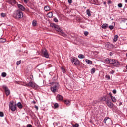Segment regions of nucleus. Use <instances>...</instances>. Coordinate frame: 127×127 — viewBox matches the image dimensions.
I'll return each instance as SVG.
<instances>
[{"label": "nucleus", "instance_id": "1", "mask_svg": "<svg viewBox=\"0 0 127 127\" xmlns=\"http://www.w3.org/2000/svg\"><path fill=\"white\" fill-rule=\"evenodd\" d=\"M51 27H52V28H55L57 31H58V32H60V35H62V36H66V34H64V32L62 29L60 28L59 26L54 24V23H51Z\"/></svg>", "mask_w": 127, "mask_h": 127}, {"label": "nucleus", "instance_id": "2", "mask_svg": "<svg viewBox=\"0 0 127 127\" xmlns=\"http://www.w3.org/2000/svg\"><path fill=\"white\" fill-rule=\"evenodd\" d=\"M13 17L17 19H21L23 17V13L20 10H17L14 12Z\"/></svg>", "mask_w": 127, "mask_h": 127}, {"label": "nucleus", "instance_id": "3", "mask_svg": "<svg viewBox=\"0 0 127 127\" xmlns=\"http://www.w3.org/2000/svg\"><path fill=\"white\" fill-rule=\"evenodd\" d=\"M14 102L13 101H11L9 104V109L13 112H14L16 110V104H14Z\"/></svg>", "mask_w": 127, "mask_h": 127}, {"label": "nucleus", "instance_id": "4", "mask_svg": "<svg viewBox=\"0 0 127 127\" xmlns=\"http://www.w3.org/2000/svg\"><path fill=\"white\" fill-rule=\"evenodd\" d=\"M58 87H59V83H58V82H55L54 83V86L51 87V91L52 93L56 92Z\"/></svg>", "mask_w": 127, "mask_h": 127}, {"label": "nucleus", "instance_id": "5", "mask_svg": "<svg viewBox=\"0 0 127 127\" xmlns=\"http://www.w3.org/2000/svg\"><path fill=\"white\" fill-rule=\"evenodd\" d=\"M41 53L42 55L45 57L46 58H49V54H48V52L45 49H43L41 50Z\"/></svg>", "mask_w": 127, "mask_h": 127}, {"label": "nucleus", "instance_id": "6", "mask_svg": "<svg viewBox=\"0 0 127 127\" xmlns=\"http://www.w3.org/2000/svg\"><path fill=\"white\" fill-rule=\"evenodd\" d=\"M71 61L72 63L75 65V66H78L80 64V61L77 59L76 57H74L71 59Z\"/></svg>", "mask_w": 127, "mask_h": 127}, {"label": "nucleus", "instance_id": "7", "mask_svg": "<svg viewBox=\"0 0 127 127\" xmlns=\"http://www.w3.org/2000/svg\"><path fill=\"white\" fill-rule=\"evenodd\" d=\"M115 59H106L105 60V62L107 64H112V65L114 64Z\"/></svg>", "mask_w": 127, "mask_h": 127}, {"label": "nucleus", "instance_id": "8", "mask_svg": "<svg viewBox=\"0 0 127 127\" xmlns=\"http://www.w3.org/2000/svg\"><path fill=\"white\" fill-rule=\"evenodd\" d=\"M3 88L5 90V93L6 96H9V95H10V90H9L7 86L3 85Z\"/></svg>", "mask_w": 127, "mask_h": 127}, {"label": "nucleus", "instance_id": "9", "mask_svg": "<svg viewBox=\"0 0 127 127\" xmlns=\"http://www.w3.org/2000/svg\"><path fill=\"white\" fill-rule=\"evenodd\" d=\"M106 105H107L109 108H110V109H113L114 107V104H113V103H112L109 100H106Z\"/></svg>", "mask_w": 127, "mask_h": 127}, {"label": "nucleus", "instance_id": "10", "mask_svg": "<svg viewBox=\"0 0 127 127\" xmlns=\"http://www.w3.org/2000/svg\"><path fill=\"white\" fill-rule=\"evenodd\" d=\"M56 99L57 101H59L60 102H61L63 101V96H62L60 94H57L56 97Z\"/></svg>", "mask_w": 127, "mask_h": 127}, {"label": "nucleus", "instance_id": "11", "mask_svg": "<svg viewBox=\"0 0 127 127\" xmlns=\"http://www.w3.org/2000/svg\"><path fill=\"white\" fill-rule=\"evenodd\" d=\"M121 65V63L117 61V60H115V61H114V63L113 64V66L114 67H118Z\"/></svg>", "mask_w": 127, "mask_h": 127}, {"label": "nucleus", "instance_id": "12", "mask_svg": "<svg viewBox=\"0 0 127 127\" xmlns=\"http://www.w3.org/2000/svg\"><path fill=\"white\" fill-rule=\"evenodd\" d=\"M27 86L31 87L32 88H36V85L35 83H33V82L31 81H30L29 83L27 84Z\"/></svg>", "mask_w": 127, "mask_h": 127}, {"label": "nucleus", "instance_id": "13", "mask_svg": "<svg viewBox=\"0 0 127 127\" xmlns=\"http://www.w3.org/2000/svg\"><path fill=\"white\" fill-rule=\"evenodd\" d=\"M17 6H18V8H19L20 10H21L22 11H24V10H25V7H24V6H23L21 4H18Z\"/></svg>", "mask_w": 127, "mask_h": 127}, {"label": "nucleus", "instance_id": "14", "mask_svg": "<svg viewBox=\"0 0 127 127\" xmlns=\"http://www.w3.org/2000/svg\"><path fill=\"white\" fill-rule=\"evenodd\" d=\"M8 2L12 5H14L16 3V1L15 0H8Z\"/></svg>", "mask_w": 127, "mask_h": 127}, {"label": "nucleus", "instance_id": "15", "mask_svg": "<svg viewBox=\"0 0 127 127\" xmlns=\"http://www.w3.org/2000/svg\"><path fill=\"white\" fill-rule=\"evenodd\" d=\"M109 121H111V119H110V118L106 117L105 118L103 122L105 123V124H108Z\"/></svg>", "mask_w": 127, "mask_h": 127}, {"label": "nucleus", "instance_id": "16", "mask_svg": "<svg viewBox=\"0 0 127 127\" xmlns=\"http://www.w3.org/2000/svg\"><path fill=\"white\" fill-rule=\"evenodd\" d=\"M108 24L105 23L102 25L101 27L103 29H107V28H108Z\"/></svg>", "mask_w": 127, "mask_h": 127}, {"label": "nucleus", "instance_id": "17", "mask_svg": "<svg viewBox=\"0 0 127 127\" xmlns=\"http://www.w3.org/2000/svg\"><path fill=\"white\" fill-rule=\"evenodd\" d=\"M47 16L48 17H49V18H51V17H52V16H53V13H52V12H50L47 14Z\"/></svg>", "mask_w": 127, "mask_h": 127}, {"label": "nucleus", "instance_id": "18", "mask_svg": "<svg viewBox=\"0 0 127 127\" xmlns=\"http://www.w3.org/2000/svg\"><path fill=\"white\" fill-rule=\"evenodd\" d=\"M85 62H86L87 63V64H89V65H92V61L88 60V59H86L85 60Z\"/></svg>", "mask_w": 127, "mask_h": 127}, {"label": "nucleus", "instance_id": "19", "mask_svg": "<svg viewBox=\"0 0 127 127\" xmlns=\"http://www.w3.org/2000/svg\"><path fill=\"white\" fill-rule=\"evenodd\" d=\"M64 104H65V105H66L67 106H70L71 102L69 100H65Z\"/></svg>", "mask_w": 127, "mask_h": 127}, {"label": "nucleus", "instance_id": "20", "mask_svg": "<svg viewBox=\"0 0 127 127\" xmlns=\"http://www.w3.org/2000/svg\"><path fill=\"white\" fill-rule=\"evenodd\" d=\"M4 42H6V39L3 38H0V43H4Z\"/></svg>", "mask_w": 127, "mask_h": 127}, {"label": "nucleus", "instance_id": "21", "mask_svg": "<svg viewBox=\"0 0 127 127\" xmlns=\"http://www.w3.org/2000/svg\"><path fill=\"white\" fill-rule=\"evenodd\" d=\"M44 9L45 11H49V10H50V7H49V6H45L44 7Z\"/></svg>", "mask_w": 127, "mask_h": 127}, {"label": "nucleus", "instance_id": "22", "mask_svg": "<svg viewBox=\"0 0 127 127\" xmlns=\"http://www.w3.org/2000/svg\"><path fill=\"white\" fill-rule=\"evenodd\" d=\"M17 106L18 107L19 109H22L23 108L22 104H21V102H18L17 103Z\"/></svg>", "mask_w": 127, "mask_h": 127}, {"label": "nucleus", "instance_id": "23", "mask_svg": "<svg viewBox=\"0 0 127 127\" xmlns=\"http://www.w3.org/2000/svg\"><path fill=\"white\" fill-rule=\"evenodd\" d=\"M118 35H116L114 36V38H113V41L114 42H116L117 40H118Z\"/></svg>", "mask_w": 127, "mask_h": 127}, {"label": "nucleus", "instance_id": "24", "mask_svg": "<svg viewBox=\"0 0 127 127\" xmlns=\"http://www.w3.org/2000/svg\"><path fill=\"white\" fill-rule=\"evenodd\" d=\"M78 58H80V59H83L85 58V56H84L83 54H79L78 55Z\"/></svg>", "mask_w": 127, "mask_h": 127}, {"label": "nucleus", "instance_id": "25", "mask_svg": "<svg viewBox=\"0 0 127 127\" xmlns=\"http://www.w3.org/2000/svg\"><path fill=\"white\" fill-rule=\"evenodd\" d=\"M111 99L113 103H116V102H117V100L115 97L113 96Z\"/></svg>", "mask_w": 127, "mask_h": 127}, {"label": "nucleus", "instance_id": "26", "mask_svg": "<svg viewBox=\"0 0 127 127\" xmlns=\"http://www.w3.org/2000/svg\"><path fill=\"white\" fill-rule=\"evenodd\" d=\"M36 24H37V22L35 20H33L32 22L33 26H36Z\"/></svg>", "mask_w": 127, "mask_h": 127}, {"label": "nucleus", "instance_id": "27", "mask_svg": "<svg viewBox=\"0 0 127 127\" xmlns=\"http://www.w3.org/2000/svg\"><path fill=\"white\" fill-rule=\"evenodd\" d=\"M86 13H87L88 16H91V12H90V10L89 9L87 10Z\"/></svg>", "mask_w": 127, "mask_h": 127}, {"label": "nucleus", "instance_id": "28", "mask_svg": "<svg viewBox=\"0 0 127 127\" xmlns=\"http://www.w3.org/2000/svg\"><path fill=\"white\" fill-rule=\"evenodd\" d=\"M95 72H96V69H95V68L91 69V74H95Z\"/></svg>", "mask_w": 127, "mask_h": 127}, {"label": "nucleus", "instance_id": "29", "mask_svg": "<svg viewBox=\"0 0 127 127\" xmlns=\"http://www.w3.org/2000/svg\"><path fill=\"white\" fill-rule=\"evenodd\" d=\"M78 21H79V22H81V23L85 22V21H84V20L82 19V18H78Z\"/></svg>", "mask_w": 127, "mask_h": 127}, {"label": "nucleus", "instance_id": "30", "mask_svg": "<svg viewBox=\"0 0 127 127\" xmlns=\"http://www.w3.org/2000/svg\"><path fill=\"white\" fill-rule=\"evenodd\" d=\"M1 16H2V17H5L6 16V14L4 13H1Z\"/></svg>", "mask_w": 127, "mask_h": 127}, {"label": "nucleus", "instance_id": "31", "mask_svg": "<svg viewBox=\"0 0 127 127\" xmlns=\"http://www.w3.org/2000/svg\"><path fill=\"white\" fill-rule=\"evenodd\" d=\"M105 78L106 79H108V80H110L111 79V76H110V75H106Z\"/></svg>", "mask_w": 127, "mask_h": 127}, {"label": "nucleus", "instance_id": "32", "mask_svg": "<svg viewBox=\"0 0 127 127\" xmlns=\"http://www.w3.org/2000/svg\"><path fill=\"white\" fill-rule=\"evenodd\" d=\"M54 106L56 109L58 108V107H59L58 103H55Z\"/></svg>", "mask_w": 127, "mask_h": 127}, {"label": "nucleus", "instance_id": "33", "mask_svg": "<svg viewBox=\"0 0 127 127\" xmlns=\"http://www.w3.org/2000/svg\"><path fill=\"white\" fill-rule=\"evenodd\" d=\"M20 63H21V60H20L19 61H17L16 62V65L18 66V65H20Z\"/></svg>", "mask_w": 127, "mask_h": 127}, {"label": "nucleus", "instance_id": "34", "mask_svg": "<svg viewBox=\"0 0 127 127\" xmlns=\"http://www.w3.org/2000/svg\"><path fill=\"white\" fill-rule=\"evenodd\" d=\"M84 34L85 36H88V35L89 34V32L85 31L84 32Z\"/></svg>", "mask_w": 127, "mask_h": 127}, {"label": "nucleus", "instance_id": "35", "mask_svg": "<svg viewBox=\"0 0 127 127\" xmlns=\"http://www.w3.org/2000/svg\"><path fill=\"white\" fill-rule=\"evenodd\" d=\"M6 75H7L6 73L2 72V74H1V76H2V77H5L6 76Z\"/></svg>", "mask_w": 127, "mask_h": 127}, {"label": "nucleus", "instance_id": "36", "mask_svg": "<svg viewBox=\"0 0 127 127\" xmlns=\"http://www.w3.org/2000/svg\"><path fill=\"white\" fill-rule=\"evenodd\" d=\"M109 28L110 29V30H113V29H114V26L113 25H110L109 26Z\"/></svg>", "mask_w": 127, "mask_h": 127}, {"label": "nucleus", "instance_id": "37", "mask_svg": "<svg viewBox=\"0 0 127 127\" xmlns=\"http://www.w3.org/2000/svg\"><path fill=\"white\" fill-rule=\"evenodd\" d=\"M72 126L73 127H79V124L76 123L75 124L73 125Z\"/></svg>", "mask_w": 127, "mask_h": 127}, {"label": "nucleus", "instance_id": "38", "mask_svg": "<svg viewBox=\"0 0 127 127\" xmlns=\"http://www.w3.org/2000/svg\"><path fill=\"white\" fill-rule=\"evenodd\" d=\"M0 117H4V114H3V112H0Z\"/></svg>", "mask_w": 127, "mask_h": 127}, {"label": "nucleus", "instance_id": "39", "mask_svg": "<svg viewBox=\"0 0 127 127\" xmlns=\"http://www.w3.org/2000/svg\"><path fill=\"white\" fill-rule=\"evenodd\" d=\"M118 7H120V8H121V7H123V4L122 3H119L118 4Z\"/></svg>", "mask_w": 127, "mask_h": 127}, {"label": "nucleus", "instance_id": "40", "mask_svg": "<svg viewBox=\"0 0 127 127\" xmlns=\"http://www.w3.org/2000/svg\"><path fill=\"white\" fill-rule=\"evenodd\" d=\"M54 21H55V22H58V19H57L56 18H54Z\"/></svg>", "mask_w": 127, "mask_h": 127}, {"label": "nucleus", "instance_id": "41", "mask_svg": "<svg viewBox=\"0 0 127 127\" xmlns=\"http://www.w3.org/2000/svg\"><path fill=\"white\" fill-rule=\"evenodd\" d=\"M62 70L63 73H66V70H65V69H64V68L62 67Z\"/></svg>", "mask_w": 127, "mask_h": 127}, {"label": "nucleus", "instance_id": "42", "mask_svg": "<svg viewBox=\"0 0 127 127\" xmlns=\"http://www.w3.org/2000/svg\"><path fill=\"white\" fill-rule=\"evenodd\" d=\"M32 125L31 124H28L27 125V127H33Z\"/></svg>", "mask_w": 127, "mask_h": 127}, {"label": "nucleus", "instance_id": "43", "mask_svg": "<svg viewBox=\"0 0 127 127\" xmlns=\"http://www.w3.org/2000/svg\"><path fill=\"white\" fill-rule=\"evenodd\" d=\"M107 3H108V4H109V5L111 4L112 3V1H111V0H108Z\"/></svg>", "mask_w": 127, "mask_h": 127}, {"label": "nucleus", "instance_id": "44", "mask_svg": "<svg viewBox=\"0 0 127 127\" xmlns=\"http://www.w3.org/2000/svg\"><path fill=\"white\" fill-rule=\"evenodd\" d=\"M30 78L31 80H33V75H30Z\"/></svg>", "mask_w": 127, "mask_h": 127}, {"label": "nucleus", "instance_id": "45", "mask_svg": "<svg viewBox=\"0 0 127 127\" xmlns=\"http://www.w3.org/2000/svg\"><path fill=\"white\" fill-rule=\"evenodd\" d=\"M24 2L25 3H28V0H24Z\"/></svg>", "mask_w": 127, "mask_h": 127}, {"label": "nucleus", "instance_id": "46", "mask_svg": "<svg viewBox=\"0 0 127 127\" xmlns=\"http://www.w3.org/2000/svg\"><path fill=\"white\" fill-rule=\"evenodd\" d=\"M113 93L114 94H116V93H117V90H116V89H114V90H113Z\"/></svg>", "mask_w": 127, "mask_h": 127}, {"label": "nucleus", "instance_id": "47", "mask_svg": "<svg viewBox=\"0 0 127 127\" xmlns=\"http://www.w3.org/2000/svg\"><path fill=\"white\" fill-rule=\"evenodd\" d=\"M109 95L110 98L113 97V95H112V93L110 92V93H109Z\"/></svg>", "mask_w": 127, "mask_h": 127}, {"label": "nucleus", "instance_id": "48", "mask_svg": "<svg viewBox=\"0 0 127 127\" xmlns=\"http://www.w3.org/2000/svg\"><path fill=\"white\" fill-rule=\"evenodd\" d=\"M110 73L111 74H114V73H115V71H114V70H111V71H110Z\"/></svg>", "mask_w": 127, "mask_h": 127}, {"label": "nucleus", "instance_id": "49", "mask_svg": "<svg viewBox=\"0 0 127 127\" xmlns=\"http://www.w3.org/2000/svg\"><path fill=\"white\" fill-rule=\"evenodd\" d=\"M68 3H72V0H68Z\"/></svg>", "mask_w": 127, "mask_h": 127}, {"label": "nucleus", "instance_id": "50", "mask_svg": "<svg viewBox=\"0 0 127 127\" xmlns=\"http://www.w3.org/2000/svg\"><path fill=\"white\" fill-rule=\"evenodd\" d=\"M35 108L36 109V110H38V106H35Z\"/></svg>", "mask_w": 127, "mask_h": 127}, {"label": "nucleus", "instance_id": "51", "mask_svg": "<svg viewBox=\"0 0 127 127\" xmlns=\"http://www.w3.org/2000/svg\"><path fill=\"white\" fill-rule=\"evenodd\" d=\"M109 54L110 56H112L113 55V53H112V52H110Z\"/></svg>", "mask_w": 127, "mask_h": 127}, {"label": "nucleus", "instance_id": "52", "mask_svg": "<svg viewBox=\"0 0 127 127\" xmlns=\"http://www.w3.org/2000/svg\"><path fill=\"white\" fill-rule=\"evenodd\" d=\"M32 103L33 104H36V102H35V101H33Z\"/></svg>", "mask_w": 127, "mask_h": 127}, {"label": "nucleus", "instance_id": "53", "mask_svg": "<svg viewBox=\"0 0 127 127\" xmlns=\"http://www.w3.org/2000/svg\"><path fill=\"white\" fill-rule=\"evenodd\" d=\"M103 4H104V5H106V4H107V2H103Z\"/></svg>", "mask_w": 127, "mask_h": 127}, {"label": "nucleus", "instance_id": "54", "mask_svg": "<svg viewBox=\"0 0 127 127\" xmlns=\"http://www.w3.org/2000/svg\"><path fill=\"white\" fill-rule=\"evenodd\" d=\"M122 102H120L119 104V106H122Z\"/></svg>", "mask_w": 127, "mask_h": 127}, {"label": "nucleus", "instance_id": "55", "mask_svg": "<svg viewBox=\"0 0 127 127\" xmlns=\"http://www.w3.org/2000/svg\"><path fill=\"white\" fill-rule=\"evenodd\" d=\"M121 21H122V22H125V20H122Z\"/></svg>", "mask_w": 127, "mask_h": 127}, {"label": "nucleus", "instance_id": "56", "mask_svg": "<svg viewBox=\"0 0 127 127\" xmlns=\"http://www.w3.org/2000/svg\"><path fill=\"white\" fill-rule=\"evenodd\" d=\"M2 25V24H0V27Z\"/></svg>", "mask_w": 127, "mask_h": 127}, {"label": "nucleus", "instance_id": "57", "mask_svg": "<svg viewBox=\"0 0 127 127\" xmlns=\"http://www.w3.org/2000/svg\"><path fill=\"white\" fill-rule=\"evenodd\" d=\"M27 11H29V9H27Z\"/></svg>", "mask_w": 127, "mask_h": 127}, {"label": "nucleus", "instance_id": "58", "mask_svg": "<svg viewBox=\"0 0 127 127\" xmlns=\"http://www.w3.org/2000/svg\"><path fill=\"white\" fill-rule=\"evenodd\" d=\"M126 57H127V53L126 54Z\"/></svg>", "mask_w": 127, "mask_h": 127}]
</instances>
